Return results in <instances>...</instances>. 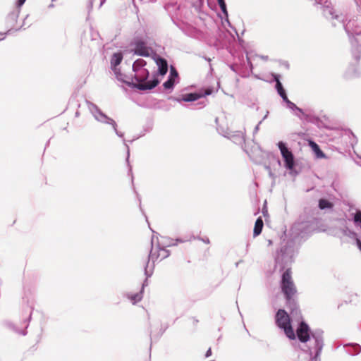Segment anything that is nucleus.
I'll list each match as a JSON object with an SVG mask.
<instances>
[{
	"label": "nucleus",
	"instance_id": "nucleus-1",
	"mask_svg": "<svg viewBox=\"0 0 361 361\" xmlns=\"http://www.w3.org/2000/svg\"><path fill=\"white\" fill-rule=\"evenodd\" d=\"M133 71L135 75L132 79V84L135 87L140 90H147L153 89L159 84L157 79L147 81L149 76V72L147 69H139Z\"/></svg>",
	"mask_w": 361,
	"mask_h": 361
},
{
	"label": "nucleus",
	"instance_id": "nucleus-23",
	"mask_svg": "<svg viewBox=\"0 0 361 361\" xmlns=\"http://www.w3.org/2000/svg\"><path fill=\"white\" fill-rule=\"evenodd\" d=\"M170 77H173L174 79L178 77V73L173 67L171 68Z\"/></svg>",
	"mask_w": 361,
	"mask_h": 361
},
{
	"label": "nucleus",
	"instance_id": "nucleus-11",
	"mask_svg": "<svg viewBox=\"0 0 361 361\" xmlns=\"http://www.w3.org/2000/svg\"><path fill=\"white\" fill-rule=\"evenodd\" d=\"M274 79H275V80L276 82V88L277 90L278 93L279 94V95L283 98V99L285 102H289V100H288V99L287 97L286 91L283 89V87L282 86V84H281V82L279 80V76L278 75H275L274 76Z\"/></svg>",
	"mask_w": 361,
	"mask_h": 361
},
{
	"label": "nucleus",
	"instance_id": "nucleus-4",
	"mask_svg": "<svg viewBox=\"0 0 361 361\" xmlns=\"http://www.w3.org/2000/svg\"><path fill=\"white\" fill-rule=\"evenodd\" d=\"M278 146L284 159L286 167L288 169H293L295 165L293 153L286 147L283 142H279Z\"/></svg>",
	"mask_w": 361,
	"mask_h": 361
},
{
	"label": "nucleus",
	"instance_id": "nucleus-13",
	"mask_svg": "<svg viewBox=\"0 0 361 361\" xmlns=\"http://www.w3.org/2000/svg\"><path fill=\"white\" fill-rule=\"evenodd\" d=\"M127 297L132 302V303L135 305L142 300V290H141L139 293H129L127 294Z\"/></svg>",
	"mask_w": 361,
	"mask_h": 361
},
{
	"label": "nucleus",
	"instance_id": "nucleus-5",
	"mask_svg": "<svg viewBox=\"0 0 361 361\" xmlns=\"http://www.w3.org/2000/svg\"><path fill=\"white\" fill-rule=\"evenodd\" d=\"M169 255V250H167L166 249H165L164 247H157L155 248H152L149 257L153 262L161 261L164 259L166 258Z\"/></svg>",
	"mask_w": 361,
	"mask_h": 361
},
{
	"label": "nucleus",
	"instance_id": "nucleus-8",
	"mask_svg": "<svg viewBox=\"0 0 361 361\" xmlns=\"http://www.w3.org/2000/svg\"><path fill=\"white\" fill-rule=\"evenodd\" d=\"M287 305L288 308L290 310V314L293 317H298L299 319H301V314L300 311L293 298V297H291L290 299L287 300Z\"/></svg>",
	"mask_w": 361,
	"mask_h": 361
},
{
	"label": "nucleus",
	"instance_id": "nucleus-7",
	"mask_svg": "<svg viewBox=\"0 0 361 361\" xmlns=\"http://www.w3.org/2000/svg\"><path fill=\"white\" fill-rule=\"evenodd\" d=\"M134 53L142 56H149V49L147 47L146 43L142 40H136L134 42Z\"/></svg>",
	"mask_w": 361,
	"mask_h": 361
},
{
	"label": "nucleus",
	"instance_id": "nucleus-24",
	"mask_svg": "<svg viewBox=\"0 0 361 361\" xmlns=\"http://www.w3.org/2000/svg\"><path fill=\"white\" fill-rule=\"evenodd\" d=\"M25 0H18V6L20 7L24 3H25Z\"/></svg>",
	"mask_w": 361,
	"mask_h": 361
},
{
	"label": "nucleus",
	"instance_id": "nucleus-18",
	"mask_svg": "<svg viewBox=\"0 0 361 361\" xmlns=\"http://www.w3.org/2000/svg\"><path fill=\"white\" fill-rule=\"evenodd\" d=\"M146 65V61L143 59H137L136 60L133 65V71L139 70V69H145L143 67Z\"/></svg>",
	"mask_w": 361,
	"mask_h": 361
},
{
	"label": "nucleus",
	"instance_id": "nucleus-20",
	"mask_svg": "<svg viewBox=\"0 0 361 361\" xmlns=\"http://www.w3.org/2000/svg\"><path fill=\"white\" fill-rule=\"evenodd\" d=\"M217 1H218V4H219L222 12L226 14L227 13L226 6L224 0H217Z\"/></svg>",
	"mask_w": 361,
	"mask_h": 361
},
{
	"label": "nucleus",
	"instance_id": "nucleus-3",
	"mask_svg": "<svg viewBox=\"0 0 361 361\" xmlns=\"http://www.w3.org/2000/svg\"><path fill=\"white\" fill-rule=\"evenodd\" d=\"M281 288L286 300L290 299L296 293V289L292 280L290 272H284L282 277Z\"/></svg>",
	"mask_w": 361,
	"mask_h": 361
},
{
	"label": "nucleus",
	"instance_id": "nucleus-12",
	"mask_svg": "<svg viewBox=\"0 0 361 361\" xmlns=\"http://www.w3.org/2000/svg\"><path fill=\"white\" fill-rule=\"evenodd\" d=\"M263 226H264L263 221L261 217H259L256 220L255 224V227H254V230H253L254 237L259 235L262 233Z\"/></svg>",
	"mask_w": 361,
	"mask_h": 361
},
{
	"label": "nucleus",
	"instance_id": "nucleus-17",
	"mask_svg": "<svg viewBox=\"0 0 361 361\" xmlns=\"http://www.w3.org/2000/svg\"><path fill=\"white\" fill-rule=\"evenodd\" d=\"M333 206V204L327 200L320 199L319 201V207L321 209H331Z\"/></svg>",
	"mask_w": 361,
	"mask_h": 361
},
{
	"label": "nucleus",
	"instance_id": "nucleus-6",
	"mask_svg": "<svg viewBox=\"0 0 361 361\" xmlns=\"http://www.w3.org/2000/svg\"><path fill=\"white\" fill-rule=\"evenodd\" d=\"M309 331L310 329L308 325L305 322H301L296 330L298 339L302 343L307 342L310 339Z\"/></svg>",
	"mask_w": 361,
	"mask_h": 361
},
{
	"label": "nucleus",
	"instance_id": "nucleus-21",
	"mask_svg": "<svg viewBox=\"0 0 361 361\" xmlns=\"http://www.w3.org/2000/svg\"><path fill=\"white\" fill-rule=\"evenodd\" d=\"M354 221L356 223H357V222L361 223V211H357L356 212V214H355V216H354Z\"/></svg>",
	"mask_w": 361,
	"mask_h": 361
},
{
	"label": "nucleus",
	"instance_id": "nucleus-10",
	"mask_svg": "<svg viewBox=\"0 0 361 361\" xmlns=\"http://www.w3.org/2000/svg\"><path fill=\"white\" fill-rule=\"evenodd\" d=\"M157 65L159 67V73L160 75H164L168 71V63L166 59L159 57L156 60Z\"/></svg>",
	"mask_w": 361,
	"mask_h": 361
},
{
	"label": "nucleus",
	"instance_id": "nucleus-19",
	"mask_svg": "<svg viewBox=\"0 0 361 361\" xmlns=\"http://www.w3.org/2000/svg\"><path fill=\"white\" fill-rule=\"evenodd\" d=\"M175 80L173 77H169V78L164 82L163 86L165 89H171L173 87Z\"/></svg>",
	"mask_w": 361,
	"mask_h": 361
},
{
	"label": "nucleus",
	"instance_id": "nucleus-26",
	"mask_svg": "<svg viewBox=\"0 0 361 361\" xmlns=\"http://www.w3.org/2000/svg\"><path fill=\"white\" fill-rule=\"evenodd\" d=\"M203 241L207 244H209L210 243L209 238H206L205 240H203Z\"/></svg>",
	"mask_w": 361,
	"mask_h": 361
},
{
	"label": "nucleus",
	"instance_id": "nucleus-15",
	"mask_svg": "<svg viewBox=\"0 0 361 361\" xmlns=\"http://www.w3.org/2000/svg\"><path fill=\"white\" fill-rule=\"evenodd\" d=\"M202 97V95L197 93H189L183 95L182 100L184 102H193Z\"/></svg>",
	"mask_w": 361,
	"mask_h": 361
},
{
	"label": "nucleus",
	"instance_id": "nucleus-14",
	"mask_svg": "<svg viewBox=\"0 0 361 361\" xmlns=\"http://www.w3.org/2000/svg\"><path fill=\"white\" fill-rule=\"evenodd\" d=\"M123 59V55L121 53H115L113 54L111 59V65L112 67L116 68L121 63Z\"/></svg>",
	"mask_w": 361,
	"mask_h": 361
},
{
	"label": "nucleus",
	"instance_id": "nucleus-16",
	"mask_svg": "<svg viewBox=\"0 0 361 361\" xmlns=\"http://www.w3.org/2000/svg\"><path fill=\"white\" fill-rule=\"evenodd\" d=\"M309 145L311 147L312 150L317 154V155L319 157H324V154L321 150V149L319 148V145L317 143H315L314 142L310 140L309 142Z\"/></svg>",
	"mask_w": 361,
	"mask_h": 361
},
{
	"label": "nucleus",
	"instance_id": "nucleus-22",
	"mask_svg": "<svg viewBox=\"0 0 361 361\" xmlns=\"http://www.w3.org/2000/svg\"><path fill=\"white\" fill-rule=\"evenodd\" d=\"M213 90L212 88H207L204 90V93H200V94L202 95V97H205L207 95H209L212 93Z\"/></svg>",
	"mask_w": 361,
	"mask_h": 361
},
{
	"label": "nucleus",
	"instance_id": "nucleus-9",
	"mask_svg": "<svg viewBox=\"0 0 361 361\" xmlns=\"http://www.w3.org/2000/svg\"><path fill=\"white\" fill-rule=\"evenodd\" d=\"M18 13H13L10 14L7 18V23L9 24L6 28H7V32H10L13 30H17V19H18Z\"/></svg>",
	"mask_w": 361,
	"mask_h": 361
},
{
	"label": "nucleus",
	"instance_id": "nucleus-2",
	"mask_svg": "<svg viewBox=\"0 0 361 361\" xmlns=\"http://www.w3.org/2000/svg\"><path fill=\"white\" fill-rule=\"evenodd\" d=\"M276 323L283 329L285 334L290 339H295V335L290 325V317L284 310H279L276 314Z\"/></svg>",
	"mask_w": 361,
	"mask_h": 361
},
{
	"label": "nucleus",
	"instance_id": "nucleus-25",
	"mask_svg": "<svg viewBox=\"0 0 361 361\" xmlns=\"http://www.w3.org/2000/svg\"><path fill=\"white\" fill-rule=\"evenodd\" d=\"M211 355H212V350H211V348H209V350H208L207 351V353H206V356H207V357H209V356H210Z\"/></svg>",
	"mask_w": 361,
	"mask_h": 361
}]
</instances>
